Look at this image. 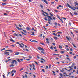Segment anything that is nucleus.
Instances as JSON below:
<instances>
[{
	"mask_svg": "<svg viewBox=\"0 0 78 78\" xmlns=\"http://www.w3.org/2000/svg\"><path fill=\"white\" fill-rule=\"evenodd\" d=\"M43 16H46V17H48V22H50L51 20H53V19H52L51 16L48 15H46L44 13H42Z\"/></svg>",
	"mask_w": 78,
	"mask_h": 78,
	"instance_id": "f257e3e1",
	"label": "nucleus"
},
{
	"mask_svg": "<svg viewBox=\"0 0 78 78\" xmlns=\"http://www.w3.org/2000/svg\"><path fill=\"white\" fill-rule=\"evenodd\" d=\"M67 5H68V7H69V8H71V9H72L73 10H74V11H75V9H73V8L72 7L70 6V5H69V4L68 3H67Z\"/></svg>",
	"mask_w": 78,
	"mask_h": 78,
	"instance_id": "f03ea898",
	"label": "nucleus"
},
{
	"mask_svg": "<svg viewBox=\"0 0 78 78\" xmlns=\"http://www.w3.org/2000/svg\"><path fill=\"white\" fill-rule=\"evenodd\" d=\"M37 48V49H38L39 50H42V51H45V50H44V49L40 47H38Z\"/></svg>",
	"mask_w": 78,
	"mask_h": 78,
	"instance_id": "7ed1b4c3",
	"label": "nucleus"
},
{
	"mask_svg": "<svg viewBox=\"0 0 78 78\" xmlns=\"http://www.w3.org/2000/svg\"><path fill=\"white\" fill-rule=\"evenodd\" d=\"M14 62H15L16 65H17V61L15 60H13L11 62V63H13V64H14Z\"/></svg>",
	"mask_w": 78,
	"mask_h": 78,
	"instance_id": "20e7f679",
	"label": "nucleus"
},
{
	"mask_svg": "<svg viewBox=\"0 0 78 78\" xmlns=\"http://www.w3.org/2000/svg\"><path fill=\"white\" fill-rule=\"evenodd\" d=\"M4 55H7V56H9V52H4Z\"/></svg>",
	"mask_w": 78,
	"mask_h": 78,
	"instance_id": "39448f33",
	"label": "nucleus"
},
{
	"mask_svg": "<svg viewBox=\"0 0 78 78\" xmlns=\"http://www.w3.org/2000/svg\"><path fill=\"white\" fill-rule=\"evenodd\" d=\"M57 16L58 17V18H59V19L60 20H61V22L63 23V21L62 20L61 18H60L59 16H58V15H57Z\"/></svg>",
	"mask_w": 78,
	"mask_h": 78,
	"instance_id": "423d86ee",
	"label": "nucleus"
},
{
	"mask_svg": "<svg viewBox=\"0 0 78 78\" xmlns=\"http://www.w3.org/2000/svg\"><path fill=\"white\" fill-rule=\"evenodd\" d=\"M12 64L10 65V67H14V63H11Z\"/></svg>",
	"mask_w": 78,
	"mask_h": 78,
	"instance_id": "0eeeda50",
	"label": "nucleus"
},
{
	"mask_svg": "<svg viewBox=\"0 0 78 78\" xmlns=\"http://www.w3.org/2000/svg\"><path fill=\"white\" fill-rule=\"evenodd\" d=\"M11 59H8L7 60H6L5 61V62L6 63H7V62H9V61H11Z\"/></svg>",
	"mask_w": 78,
	"mask_h": 78,
	"instance_id": "6e6552de",
	"label": "nucleus"
},
{
	"mask_svg": "<svg viewBox=\"0 0 78 78\" xmlns=\"http://www.w3.org/2000/svg\"><path fill=\"white\" fill-rule=\"evenodd\" d=\"M43 2H44V3H45L47 5H48V3H47V2L46 0H43Z\"/></svg>",
	"mask_w": 78,
	"mask_h": 78,
	"instance_id": "1a4fd4ad",
	"label": "nucleus"
},
{
	"mask_svg": "<svg viewBox=\"0 0 78 78\" xmlns=\"http://www.w3.org/2000/svg\"><path fill=\"white\" fill-rule=\"evenodd\" d=\"M71 44L73 46L75 47V48H76V46L75 45V44H74L73 43H71Z\"/></svg>",
	"mask_w": 78,
	"mask_h": 78,
	"instance_id": "9d476101",
	"label": "nucleus"
},
{
	"mask_svg": "<svg viewBox=\"0 0 78 78\" xmlns=\"http://www.w3.org/2000/svg\"><path fill=\"white\" fill-rule=\"evenodd\" d=\"M40 44H41V45H44V46H45V44L43 43H42L41 42H40Z\"/></svg>",
	"mask_w": 78,
	"mask_h": 78,
	"instance_id": "9b49d317",
	"label": "nucleus"
},
{
	"mask_svg": "<svg viewBox=\"0 0 78 78\" xmlns=\"http://www.w3.org/2000/svg\"><path fill=\"white\" fill-rule=\"evenodd\" d=\"M13 72H14V73H16V71L15 70H13L11 71V73H12Z\"/></svg>",
	"mask_w": 78,
	"mask_h": 78,
	"instance_id": "f8f14e48",
	"label": "nucleus"
},
{
	"mask_svg": "<svg viewBox=\"0 0 78 78\" xmlns=\"http://www.w3.org/2000/svg\"><path fill=\"white\" fill-rule=\"evenodd\" d=\"M15 35H14V36H17V37H18V36H19V35H18V34H17L15 33H14Z\"/></svg>",
	"mask_w": 78,
	"mask_h": 78,
	"instance_id": "ddd939ff",
	"label": "nucleus"
},
{
	"mask_svg": "<svg viewBox=\"0 0 78 78\" xmlns=\"http://www.w3.org/2000/svg\"><path fill=\"white\" fill-rule=\"evenodd\" d=\"M20 32L21 33H22V34H24V35H25V36H27V34H26L24 33L22 31H21Z\"/></svg>",
	"mask_w": 78,
	"mask_h": 78,
	"instance_id": "4468645a",
	"label": "nucleus"
},
{
	"mask_svg": "<svg viewBox=\"0 0 78 78\" xmlns=\"http://www.w3.org/2000/svg\"><path fill=\"white\" fill-rule=\"evenodd\" d=\"M75 65V63H73L72 64V65L71 66V67H73V66Z\"/></svg>",
	"mask_w": 78,
	"mask_h": 78,
	"instance_id": "2eb2a0df",
	"label": "nucleus"
},
{
	"mask_svg": "<svg viewBox=\"0 0 78 78\" xmlns=\"http://www.w3.org/2000/svg\"><path fill=\"white\" fill-rule=\"evenodd\" d=\"M49 14H50V15L51 17H53V14H51V13H49Z\"/></svg>",
	"mask_w": 78,
	"mask_h": 78,
	"instance_id": "dca6fc26",
	"label": "nucleus"
},
{
	"mask_svg": "<svg viewBox=\"0 0 78 78\" xmlns=\"http://www.w3.org/2000/svg\"><path fill=\"white\" fill-rule=\"evenodd\" d=\"M19 53L18 52H16L15 54H14V55H19Z\"/></svg>",
	"mask_w": 78,
	"mask_h": 78,
	"instance_id": "f3484780",
	"label": "nucleus"
},
{
	"mask_svg": "<svg viewBox=\"0 0 78 78\" xmlns=\"http://www.w3.org/2000/svg\"><path fill=\"white\" fill-rule=\"evenodd\" d=\"M41 60H42V61H44V62L45 61V59H44L43 58H41Z\"/></svg>",
	"mask_w": 78,
	"mask_h": 78,
	"instance_id": "a211bd4d",
	"label": "nucleus"
},
{
	"mask_svg": "<svg viewBox=\"0 0 78 78\" xmlns=\"http://www.w3.org/2000/svg\"><path fill=\"white\" fill-rule=\"evenodd\" d=\"M10 41H12V42H15V41H14V40L11 39H9Z\"/></svg>",
	"mask_w": 78,
	"mask_h": 78,
	"instance_id": "6ab92c4d",
	"label": "nucleus"
},
{
	"mask_svg": "<svg viewBox=\"0 0 78 78\" xmlns=\"http://www.w3.org/2000/svg\"><path fill=\"white\" fill-rule=\"evenodd\" d=\"M18 29V30H23V29L22 28H20L19 27V28Z\"/></svg>",
	"mask_w": 78,
	"mask_h": 78,
	"instance_id": "aec40b11",
	"label": "nucleus"
},
{
	"mask_svg": "<svg viewBox=\"0 0 78 78\" xmlns=\"http://www.w3.org/2000/svg\"><path fill=\"white\" fill-rule=\"evenodd\" d=\"M53 38L55 39V40H57V39H58V37H53Z\"/></svg>",
	"mask_w": 78,
	"mask_h": 78,
	"instance_id": "412c9836",
	"label": "nucleus"
},
{
	"mask_svg": "<svg viewBox=\"0 0 78 78\" xmlns=\"http://www.w3.org/2000/svg\"><path fill=\"white\" fill-rule=\"evenodd\" d=\"M66 39L69 41H70V39L69 38V37H68V36H66Z\"/></svg>",
	"mask_w": 78,
	"mask_h": 78,
	"instance_id": "4be33fe9",
	"label": "nucleus"
},
{
	"mask_svg": "<svg viewBox=\"0 0 78 78\" xmlns=\"http://www.w3.org/2000/svg\"><path fill=\"white\" fill-rule=\"evenodd\" d=\"M40 7H41V8H43V6L42 5V4H40Z\"/></svg>",
	"mask_w": 78,
	"mask_h": 78,
	"instance_id": "5701e85b",
	"label": "nucleus"
},
{
	"mask_svg": "<svg viewBox=\"0 0 78 78\" xmlns=\"http://www.w3.org/2000/svg\"><path fill=\"white\" fill-rule=\"evenodd\" d=\"M17 61L19 62H21V61H20V59H18Z\"/></svg>",
	"mask_w": 78,
	"mask_h": 78,
	"instance_id": "b1692460",
	"label": "nucleus"
},
{
	"mask_svg": "<svg viewBox=\"0 0 78 78\" xmlns=\"http://www.w3.org/2000/svg\"><path fill=\"white\" fill-rule=\"evenodd\" d=\"M37 58H38V59H40V58H40V57H39V55H37Z\"/></svg>",
	"mask_w": 78,
	"mask_h": 78,
	"instance_id": "393cba45",
	"label": "nucleus"
},
{
	"mask_svg": "<svg viewBox=\"0 0 78 78\" xmlns=\"http://www.w3.org/2000/svg\"><path fill=\"white\" fill-rule=\"evenodd\" d=\"M19 45L20 46V47H21V48H23V46H22L21 44H20Z\"/></svg>",
	"mask_w": 78,
	"mask_h": 78,
	"instance_id": "a878e982",
	"label": "nucleus"
},
{
	"mask_svg": "<svg viewBox=\"0 0 78 78\" xmlns=\"http://www.w3.org/2000/svg\"><path fill=\"white\" fill-rule=\"evenodd\" d=\"M31 33H32L33 36H34V33L33 32H31Z\"/></svg>",
	"mask_w": 78,
	"mask_h": 78,
	"instance_id": "bb28decb",
	"label": "nucleus"
},
{
	"mask_svg": "<svg viewBox=\"0 0 78 78\" xmlns=\"http://www.w3.org/2000/svg\"><path fill=\"white\" fill-rule=\"evenodd\" d=\"M66 59H68V60H69V61H71V60H70V58H69V57H67Z\"/></svg>",
	"mask_w": 78,
	"mask_h": 78,
	"instance_id": "cd10ccee",
	"label": "nucleus"
},
{
	"mask_svg": "<svg viewBox=\"0 0 78 78\" xmlns=\"http://www.w3.org/2000/svg\"><path fill=\"white\" fill-rule=\"evenodd\" d=\"M26 29H27V30H30V28H29V27H27Z\"/></svg>",
	"mask_w": 78,
	"mask_h": 78,
	"instance_id": "c85d7f7f",
	"label": "nucleus"
},
{
	"mask_svg": "<svg viewBox=\"0 0 78 78\" xmlns=\"http://www.w3.org/2000/svg\"><path fill=\"white\" fill-rule=\"evenodd\" d=\"M74 14L75 15V16H77V15H78V13L76 12H74Z\"/></svg>",
	"mask_w": 78,
	"mask_h": 78,
	"instance_id": "c756f323",
	"label": "nucleus"
},
{
	"mask_svg": "<svg viewBox=\"0 0 78 78\" xmlns=\"http://www.w3.org/2000/svg\"><path fill=\"white\" fill-rule=\"evenodd\" d=\"M44 19L46 21H47V17H45V18H44Z\"/></svg>",
	"mask_w": 78,
	"mask_h": 78,
	"instance_id": "7c9ffc66",
	"label": "nucleus"
},
{
	"mask_svg": "<svg viewBox=\"0 0 78 78\" xmlns=\"http://www.w3.org/2000/svg\"><path fill=\"white\" fill-rule=\"evenodd\" d=\"M70 33L72 34V35L73 36V37H74V34H73V33H72V32H70Z\"/></svg>",
	"mask_w": 78,
	"mask_h": 78,
	"instance_id": "2f4dec72",
	"label": "nucleus"
},
{
	"mask_svg": "<svg viewBox=\"0 0 78 78\" xmlns=\"http://www.w3.org/2000/svg\"><path fill=\"white\" fill-rule=\"evenodd\" d=\"M54 24L56 25V26H58V24H57V23L56 22L54 23Z\"/></svg>",
	"mask_w": 78,
	"mask_h": 78,
	"instance_id": "473e14b6",
	"label": "nucleus"
},
{
	"mask_svg": "<svg viewBox=\"0 0 78 78\" xmlns=\"http://www.w3.org/2000/svg\"><path fill=\"white\" fill-rule=\"evenodd\" d=\"M53 55H58V56H59V54H53Z\"/></svg>",
	"mask_w": 78,
	"mask_h": 78,
	"instance_id": "72a5a7b5",
	"label": "nucleus"
},
{
	"mask_svg": "<svg viewBox=\"0 0 78 78\" xmlns=\"http://www.w3.org/2000/svg\"><path fill=\"white\" fill-rule=\"evenodd\" d=\"M60 52L61 53H64V51H61Z\"/></svg>",
	"mask_w": 78,
	"mask_h": 78,
	"instance_id": "f704fd0d",
	"label": "nucleus"
},
{
	"mask_svg": "<svg viewBox=\"0 0 78 78\" xmlns=\"http://www.w3.org/2000/svg\"><path fill=\"white\" fill-rule=\"evenodd\" d=\"M40 37H42V34H40Z\"/></svg>",
	"mask_w": 78,
	"mask_h": 78,
	"instance_id": "c9c22d12",
	"label": "nucleus"
},
{
	"mask_svg": "<svg viewBox=\"0 0 78 78\" xmlns=\"http://www.w3.org/2000/svg\"><path fill=\"white\" fill-rule=\"evenodd\" d=\"M2 5H6V3H2Z\"/></svg>",
	"mask_w": 78,
	"mask_h": 78,
	"instance_id": "e433bc0d",
	"label": "nucleus"
},
{
	"mask_svg": "<svg viewBox=\"0 0 78 78\" xmlns=\"http://www.w3.org/2000/svg\"><path fill=\"white\" fill-rule=\"evenodd\" d=\"M50 49H51L52 50H53V46H51V47H50Z\"/></svg>",
	"mask_w": 78,
	"mask_h": 78,
	"instance_id": "4c0bfd02",
	"label": "nucleus"
},
{
	"mask_svg": "<svg viewBox=\"0 0 78 78\" xmlns=\"http://www.w3.org/2000/svg\"><path fill=\"white\" fill-rule=\"evenodd\" d=\"M41 52L42 53H43V54H45V53H44V51H41Z\"/></svg>",
	"mask_w": 78,
	"mask_h": 78,
	"instance_id": "58836bf2",
	"label": "nucleus"
},
{
	"mask_svg": "<svg viewBox=\"0 0 78 78\" xmlns=\"http://www.w3.org/2000/svg\"><path fill=\"white\" fill-rule=\"evenodd\" d=\"M53 34L54 35V36H57V35H56V34H55L54 33H53Z\"/></svg>",
	"mask_w": 78,
	"mask_h": 78,
	"instance_id": "ea45409f",
	"label": "nucleus"
},
{
	"mask_svg": "<svg viewBox=\"0 0 78 78\" xmlns=\"http://www.w3.org/2000/svg\"><path fill=\"white\" fill-rule=\"evenodd\" d=\"M5 50V48H4L2 49H1V51H2V50Z\"/></svg>",
	"mask_w": 78,
	"mask_h": 78,
	"instance_id": "a19ab883",
	"label": "nucleus"
},
{
	"mask_svg": "<svg viewBox=\"0 0 78 78\" xmlns=\"http://www.w3.org/2000/svg\"><path fill=\"white\" fill-rule=\"evenodd\" d=\"M41 62V63H42V64H44V61H43L41 60V61H40Z\"/></svg>",
	"mask_w": 78,
	"mask_h": 78,
	"instance_id": "79ce46f5",
	"label": "nucleus"
},
{
	"mask_svg": "<svg viewBox=\"0 0 78 78\" xmlns=\"http://www.w3.org/2000/svg\"><path fill=\"white\" fill-rule=\"evenodd\" d=\"M15 26L16 28H17V29H18L19 27H17V26L16 24H15Z\"/></svg>",
	"mask_w": 78,
	"mask_h": 78,
	"instance_id": "37998d69",
	"label": "nucleus"
},
{
	"mask_svg": "<svg viewBox=\"0 0 78 78\" xmlns=\"http://www.w3.org/2000/svg\"><path fill=\"white\" fill-rule=\"evenodd\" d=\"M34 62H35V64H37V65H38V63H37V62H36V61H34Z\"/></svg>",
	"mask_w": 78,
	"mask_h": 78,
	"instance_id": "c03bdc74",
	"label": "nucleus"
},
{
	"mask_svg": "<svg viewBox=\"0 0 78 78\" xmlns=\"http://www.w3.org/2000/svg\"><path fill=\"white\" fill-rule=\"evenodd\" d=\"M25 76L26 77V78H28V76H27L26 74H25Z\"/></svg>",
	"mask_w": 78,
	"mask_h": 78,
	"instance_id": "a18cd8bd",
	"label": "nucleus"
},
{
	"mask_svg": "<svg viewBox=\"0 0 78 78\" xmlns=\"http://www.w3.org/2000/svg\"><path fill=\"white\" fill-rule=\"evenodd\" d=\"M23 31L24 32V33H27V31H26V30H23Z\"/></svg>",
	"mask_w": 78,
	"mask_h": 78,
	"instance_id": "49530a36",
	"label": "nucleus"
},
{
	"mask_svg": "<svg viewBox=\"0 0 78 78\" xmlns=\"http://www.w3.org/2000/svg\"><path fill=\"white\" fill-rule=\"evenodd\" d=\"M29 66H30V67H32V65H31V64H30Z\"/></svg>",
	"mask_w": 78,
	"mask_h": 78,
	"instance_id": "de8ad7c7",
	"label": "nucleus"
},
{
	"mask_svg": "<svg viewBox=\"0 0 78 78\" xmlns=\"http://www.w3.org/2000/svg\"><path fill=\"white\" fill-rule=\"evenodd\" d=\"M59 48H60V49L62 48V46H61L60 45H59Z\"/></svg>",
	"mask_w": 78,
	"mask_h": 78,
	"instance_id": "09e8293b",
	"label": "nucleus"
},
{
	"mask_svg": "<svg viewBox=\"0 0 78 78\" xmlns=\"http://www.w3.org/2000/svg\"><path fill=\"white\" fill-rule=\"evenodd\" d=\"M9 51L11 52V53H12V50H9Z\"/></svg>",
	"mask_w": 78,
	"mask_h": 78,
	"instance_id": "8fccbe9b",
	"label": "nucleus"
},
{
	"mask_svg": "<svg viewBox=\"0 0 78 78\" xmlns=\"http://www.w3.org/2000/svg\"><path fill=\"white\" fill-rule=\"evenodd\" d=\"M23 70V68H21L20 71H21V70Z\"/></svg>",
	"mask_w": 78,
	"mask_h": 78,
	"instance_id": "3c124183",
	"label": "nucleus"
},
{
	"mask_svg": "<svg viewBox=\"0 0 78 78\" xmlns=\"http://www.w3.org/2000/svg\"><path fill=\"white\" fill-rule=\"evenodd\" d=\"M4 36L6 37V34H5V32H4Z\"/></svg>",
	"mask_w": 78,
	"mask_h": 78,
	"instance_id": "603ef678",
	"label": "nucleus"
},
{
	"mask_svg": "<svg viewBox=\"0 0 78 78\" xmlns=\"http://www.w3.org/2000/svg\"><path fill=\"white\" fill-rule=\"evenodd\" d=\"M57 33H61V34H62V32L60 31L58 32Z\"/></svg>",
	"mask_w": 78,
	"mask_h": 78,
	"instance_id": "864d4df0",
	"label": "nucleus"
},
{
	"mask_svg": "<svg viewBox=\"0 0 78 78\" xmlns=\"http://www.w3.org/2000/svg\"><path fill=\"white\" fill-rule=\"evenodd\" d=\"M41 11H42V12H43V13H45V12H44V10H41Z\"/></svg>",
	"mask_w": 78,
	"mask_h": 78,
	"instance_id": "5fc2aeb1",
	"label": "nucleus"
},
{
	"mask_svg": "<svg viewBox=\"0 0 78 78\" xmlns=\"http://www.w3.org/2000/svg\"><path fill=\"white\" fill-rule=\"evenodd\" d=\"M34 42H37V41L36 40H33Z\"/></svg>",
	"mask_w": 78,
	"mask_h": 78,
	"instance_id": "6e6d98bb",
	"label": "nucleus"
},
{
	"mask_svg": "<svg viewBox=\"0 0 78 78\" xmlns=\"http://www.w3.org/2000/svg\"><path fill=\"white\" fill-rule=\"evenodd\" d=\"M59 75H60V76H63V75H62V74H61V73H59Z\"/></svg>",
	"mask_w": 78,
	"mask_h": 78,
	"instance_id": "4d7b16f0",
	"label": "nucleus"
},
{
	"mask_svg": "<svg viewBox=\"0 0 78 78\" xmlns=\"http://www.w3.org/2000/svg\"><path fill=\"white\" fill-rule=\"evenodd\" d=\"M19 27H21V28H22V26H21V25H20V24H19Z\"/></svg>",
	"mask_w": 78,
	"mask_h": 78,
	"instance_id": "13d9d810",
	"label": "nucleus"
},
{
	"mask_svg": "<svg viewBox=\"0 0 78 78\" xmlns=\"http://www.w3.org/2000/svg\"><path fill=\"white\" fill-rule=\"evenodd\" d=\"M42 72H45V70H44V69H43L42 70Z\"/></svg>",
	"mask_w": 78,
	"mask_h": 78,
	"instance_id": "bf43d9fd",
	"label": "nucleus"
},
{
	"mask_svg": "<svg viewBox=\"0 0 78 78\" xmlns=\"http://www.w3.org/2000/svg\"><path fill=\"white\" fill-rule=\"evenodd\" d=\"M33 76L34 77V78H36V76L35 75L33 74Z\"/></svg>",
	"mask_w": 78,
	"mask_h": 78,
	"instance_id": "052dcab7",
	"label": "nucleus"
},
{
	"mask_svg": "<svg viewBox=\"0 0 78 78\" xmlns=\"http://www.w3.org/2000/svg\"><path fill=\"white\" fill-rule=\"evenodd\" d=\"M25 50H26V51H29V50H28V49H26Z\"/></svg>",
	"mask_w": 78,
	"mask_h": 78,
	"instance_id": "680f3d73",
	"label": "nucleus"
},
{
	"mask_svg": "<svg viewBox=\"0 0 78 78\" xmlns=\"http://www.w3.org/2000/svg\"><path fill=\"white\" fill-rule=\"evenodd\" d=\"M4 15L5 16H6V15H8V14L5 13L4 14Z\"/></svg>",
	"mask_w": 78,
	"mask_h": 78,
	"instance_id": "e2e57ef3",
	"label": "nucleus"
},
{
	"mask_svg": "<svg viewBox=\"0 0 78 78\" xmlns=\"http://www.w3.org/2000/svg\"><path fill=\"white\" fill-rule=\"evenodd\" d=\"M35 67H33V70H35V68H34Z\"/></svg>",
	"mask_w": 78,
	"mask_h": 78,
	"instance_id": "0e129e2a",
	"label": "nucleus"
},
{
	"mask_svg": "<svg viewBox=\"0 0 78 78\" xmlns=\"http://www.w3.org/2000/svg\"><path fill=\"white\" fill-rule=\"evenodd\" d=\"M2 76H3V78H5V75H3Z\"/></svg>",
	"mask_w": 78,
	"mask_h": 78,
	"instance_id": "69168bd1",
	"label": "nucleus"
},
{
	"mask_svg": "<svg viewBox=\"0 0 78 78\" xmlns=\"http://www.w3.org/2000/svg\"><path fill=\"white\" fill-rule=\"evenodd\" d=\"M19 36H21V37H22V35L20 34H19Z\"/></svg>",
	"mask_w": 78,
	"mask_h": 78,
	"instance_id": "338daca9",
	"label": "nucleus"
},
{
	"mask_svg": "<svg viewBox=\"0 0 78 78\" xmlns=\"http://www.w3.org/2000/svg\"><path fill=\"white\" fill-rule=\"evenodd\" d=\"M51 3L52 4H55V2H52Z\"/></svg>",
	"mask_w": 78,
	"mask_h": 78,
	"instance_id": "774afa93",
	"label": "nucleus"
}]
</instances>
